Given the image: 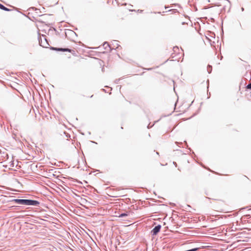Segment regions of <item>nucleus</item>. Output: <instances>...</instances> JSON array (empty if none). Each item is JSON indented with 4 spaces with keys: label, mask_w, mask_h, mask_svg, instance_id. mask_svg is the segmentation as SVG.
<instances>
[{
    "label": "nucleus",
    "mask_w": 251,
    "mask_h": 251,
    "mask_svg": "<svg viewBox=\"0 0 251 251\" xmlns=\"http://www.w3.org/2000/svg\"><path fill=\"white\" fill-rule=\"evenodd\" d=\"M14 201L18 204L26 205H34L36 206L39 204L37 201L25 200V199H15Z\"/></svg>",
    "instance_id": "1"
},
{
    "label": "nucleus",
    "mask_w": 251,
    "mask_h": 251,
    "mask_svg": "<svg viewBox=\"0 0 251 251\" xmlns=\"http://www.w3.org/2000/svg\"><path fill=\"white\" fill-rule=\"evenodd\" d=\"M161 226L158 225L156 226L151 231L153 235H156L160 230Z\"/></svg>",
    "instance_id": "2"
},
{
    "label": "nucleus",
    "mask_w": 251,
    "mask_h": 251,
    "mask_svg": "<svg viewBox=\"0 0 251 251\" xmlns=\"http://www.w3.org/2000/svg\"><path fill=\"white\" fill-rule=\"evenodd\" d=\"M0 8H1V9H3V10H6V11L8 10V9L7 8L4 7L3 5H2L1 4H0Z\"/></svg>",
    "instance_id": "3"
},
{
    "label": "nucleus",
    "mask_w": 251,
    "mask_h": 251,
    "mask_svg": "<svg viewBox=\"0 0 251 251\" xmlns=\"http://www.w3.org/2000/svg\"><path fill=\"white\" fill-rule=\"evenodd\" d=\"M247 88L251 89V83L247 85Z\"/></svg>",
    "instance_id": "4"
},
{
    "label": "nucleus",
    "mask_w": 251,
    "mask_h": 251,
    "mask_svg": "<svg viewBox=\"0 0 251 251\" xmlns=\"http://www.w3.org/2000/svg\"><path fill=\"white\" fill-rule=\"evenodd\" d=\"M58 50H65V51H69V49H59Z\"/></svg>",
    "instance_id": "5"
},
{
    "label": "nucleus",
    "mask_w": 251,
    "mask_h": 251,
    "mask_svg": "<svg viewBox=\"0 0 251 251\" xmlns=\"http://www.w3.org/2000/svg\"><path fill=\"white\" fill-rule=\"evenodd\" d=\"M126 214L124 213V214H121V215H120V216L119 217H124V216H126Z\"/></svg>",
    "instance_id": "6"
}]
</instances>
